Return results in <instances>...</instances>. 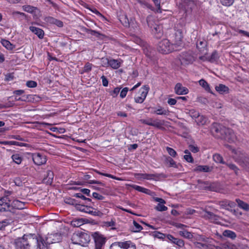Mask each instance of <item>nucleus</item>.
<instances>
[{
  "label": "nucleus",
  "mask_w": 249,
  "mask_h": 249,
  "mask_svg": "<svg viewBox=\"0 0 249 249\" xmlns=\"http://www.w3.org/2000/svg\"><path fill=\"white\" fill-rule=\"evenodd\" d=\"M1 43L2 45L8 50H12L15 48V45L7 40L2 39Z\"/></svg>",
  "instance_id": "nucleus-33"
},
{
  "label": "nucleus",
  "mask_w": 249,
  "mask_h": 249,
  "mask_svg": "<svg viewBox=\"0 0 249 249\" xmlns=\"http://www.w3.org/2000/svg\"><path fill=\"white\" fill-rule=\"evenodd\" d=\"M53 173L52 171H48L47 175L43 180V183L48 185H51L53 181Z\"/></svg>",
  "instance_id": "nucleus-25"
},
{
  "label": "nucleus",
  "mask_w": 249,
  "mask_h": 249,
  "mask_svg": "<svg viewBox=\"0 0 249 249\" xmlns=\"http://www.w3.org/2000/svg\"><path fill=\"white\" fill-rule=\"evenodd\" d=\"M211 129L213 133L216 137L224 139L229 142H234L236 139V137L232 129L219 124H213Z\"/></svg>",
  "instance_id": "nucleus-2"
},
{
  "label": "nucleus",
  "mask_w": 249,
  "mask_h": 249,
  "mask_svg": "<svg viewBox=\"0 0 249 249\" xmlns=\"http://www.w3.org/2000/svg\"><path fill=\"white\" fill-rule=\"evenodd\" d=\"M223 235L225 237H227L229 238H230L232 239H234L236 237V235L235 233L232 231H230V230H226L223 233Z\"/></svg>",
  "instance_id": "nucleus-37"
},
{
  "label": "nucleus",
  "mask_w": 249,
  "mask_h": 249,
  "mask_svg": "<svg viewBox=\"0 0 249 249\" xmlns=\"http://www.w3.org/2000/svg\"><path fill=\"white\" fill-rule=\"evenodd\" d=\"M82 219H75L71 222V225L74 227H79L83 225Z\"/></svg>",
  "instance_id": "nucleus-43"
},
{
  "label": "nucleus",
  "mask_w": 249,
  "mask_h": 249,
  "mask_svg": "<svg viewBox=\"0 0 249 249\" xmlns=\"http://www.w3.org/2000/svg\"><path fill=\"white\" fill-rule=\"evenodd\" d=\"M140 122L142 124H145L150 126H152L157 128H160L164 124L163 121L159 120L158 119L153 120L149 118L147 119H141Z\"/></svg>",
  "instance_id": "nucleus-11"
},
{
  "label": "nucleus",
  "mask_w": 249,
  "mask_h": 249,
  "mask_svg": "<svg viewBox=\"0 0 249 249\" xmlns=\"http://www.w3.org/2000/svg\"><path fill=\"white\" fill-rule=\"evenodd\" d=\"M91 236L94 240L95 249H104L107 238L98 232H93Z\"/></svg>",
  "instance_id": "nucleus-6"
},
{
  "label": "nucleus",
  "mask_w": 249,
  "mask_h": 249,
  "mask_svg": "<svg viewBox=\"0 0 249 249\" xmlns=\"http://www.w3.org/2000/svg\"><path fill=\"white\" fill-rule=\"evenodd\" d=\"M152 31L155 36L159 38L162 35V26L159 24H155L154 27L152 29Z\"/></svg>",
  "instance_id": "nucleus-27"
},
{
  "label": "nucleus",
  "mask_w": 249,
  "mask_h": 249,
  "mask_svg": "<svg viewBox=\"0 0 249 249\" xmlns=\"http://www.w3.org/2000/svg\"><path fill=\"white\" fill-rule=\"evenodd\" d=\"M132 187L134 189L140 192L147 193V192L148 191V189L136 185H133Z\"/></svg>",
  "instance_id": "nucleus-45"
},
{
  "label": "nucleus",
  "mask_w": 249,
  "mask_h": 249,
  "mask_svg": "<svg viewBox=\"0 0 249 249\" xmlns=\"http://www.w3.org/2000/svg\"><path fill=\"white\" fill-rule=\"evenodd\" d=\"M10 224L9 221L7 219L0 221V230L4 228L7 225Z\"/></svg>",
  "instance_id": "nucleus-52"
},
{
  "label": "nucleus",
  "mask_w": 249,
  "mask_h": 249,
  "mask_svg": "<svg viewBox=\"0 0 249 249\" xmlns=\"http://www.w3.org/2000/svg\"><path fill=\"white\" fill-rule=\"evenodd\" d=\"M25 203L18 199H15L11 203V211L14 213L15 209L22 210L25 208Z\"/></svg>",
  "instance_id": "nucleus-18"
},
{
  "label": "nucleus",
  "mask_w": 249,
  "mask_h": 249,
  "mask_svg": "<svg viewBox=\"0 0 249 249\" xmlns=\"http://www.w3.org/2000/svg\"><path fill=\"white\" fill-rule=\"evenodd\" d=\"M22 8L24 11L30 13H32L36 10V7L30 5H24Z\"/></svg>",
  "instance_id": "nucleus-44"
},
{
  "label": "nucleus",
  "mask_w": 249,
  "mask_h": 249,
  "mask_svg": "<svg viewBox=\"0 0 249 249\" xmlns=\"http://www.w3.org/2000/svg\"><path fill=\"white\" fill-rule=\"evenodd\" d=\"M189 150L194 153H196L199 151V148L194 144H190L188 146Z\"/></svg>",
  "instance_id": "nucleus-51"
},
{
  "label": "nucleus",
  "mask_w": 249,
  "mask_h": 249,
  "mask_svg": "<svg viewBox=\"0 0 249 249\" xmlns=\"http://www.w3.org/2000/svg\"><path fill=\"white\" fill-rule=\"evenodd\" d=\"M92 65L89 62L87 63L83 68V72H89L91 70Z\"/></svg>",
  "instance_id": "nucleus-50"
},
{
  "label": "nucleus",
  "mask_w": 249,
  "mask_h": 249,
  "mask_svg": "<svg viewBox=\"0 0 249 249\" xmlns=\"http://www.w3.org/2000/svg\"><path fill=\"white\" fill-rule=\"evenodd\" d=\"M85 206L86 205H85L75 203V208L76 210L82 212H84Z\"/></svg>",
  "instance_id": "nucleus-63"
},
{
  "label": "nucleus",
  "mask_w": 249,
  "mask_h": 249,
  "mask_svg": "<svg viewBox=\"0 0 249 249\" xmlns=\"http://www.w3.org/2000/svg\"><path fill=\"white\" fill-rule=\"evenodd\" d=\"M11 211V201L8 196L0 198V212Z\"/></svg>",
  "instance_id": "nucleus-9"
},
{
  "label": "nucleus",
  "mask_w": 249,
  "mask_h": 249,
  "mask_svg": "<svg viewBox=\"0 0 249 249\" xmlns=\"http://www.w3.org/2000/svg\"><path fill=\"white\" fill-rule=\"evenodd\" d=\"M225 164H226L231 169L233 170L236 175L238 174V169L235 165L226 163Z\"/></svg>",
  "instance_id": "nucleus-55"
},
{
  "label": "nucleus",
  "mask_w": 249,
  "mask_h": 249,
  "mask_svg": "<svg viewBox=\"0 0 249 249\" xmlns=\"http://www.w3.org/2000/svg\"><path fill=\"white\" fill-rule=\"evenodd\" d=\"M30 97L29 95H23L21 97H18L16 96L15 97V100L16 101H27L29 100V97Z\"/></svg>",
  "instance_id": "nucleus-57"
},
{
  "label": "nucleus",
  "mask_w": 249,
  "mask_h": 249,
  "mask_svg": "<svg viewBox=\"0 0 249 249\" xmlns=\"http://www.w3.org/2000/svg\"><path fill=\"white\" fill-rule=\"evenodd\" d=\"M141 177L143 179L148 180L155 179L157 180L160 178H165L166 176L163 173L160 174H141Z\"/></svg>",
  "instance_id": "nucleus-15"
},
{
  "label": "nucleus",
  "mask_w": 249,
  "mask_h": 249,
  "mask_svg": "<svg viewBox=\"0 0 249 249\" xmlns=\"http://www.w3.org/2000/svg\"><path fill=\"white\" fill-rule=\"evenodd\" d=\"M120 89H121L119 87H117V88H115L111 93V95L113 97L117 96L120 91Z\"/></svg>",
  "instance_id": "nucleus-64"
},
{
  "label": "nucleus",
  "mask_w": 249,
  "mask_h": 249,
  "mask_svg": "<svg viewBox=\"0 0 249 249\" xmlns=\"http://www.w3.org/2000/svg\"><path fill=\"white\" fill-rule=\"evenodd\" d=\"M155 200L157 202H158L159 203L155 207V209L159 212H163L167 210V207L164 205V204L166 203L165 201L161 198L159 197H156L155 198Z\"/></svg>",
  "instance_id": "nucleus-19"
},
{
  "label": "nucleus",
  "mask_w": 249,
  "mask_h": 249,
  "mask_svg": "<svg viewBox=\"0 0 249 249\" xmlns=\"http://www.w3.org/2000/svg\"><path fill=\"white\" fill-rule=\"evenodd\" d=\"M189 114L192 118L196 119L199 117V113L195 109H191L189 111Z\"/></svg>",
  "instance_id": "nucleus-49"
},
{
  "label": "nucleus",
  "mask_w": 249,
  "mask_h": 249,
  "mask_svg": "<svg viewBox=\"0 0 249 249\" xmlns=\"http://www.w3.org/2000/svg\"><path fill=\"white\" fill-rule=\"evenodd\" d=\"M147 23L148 26L152 29L155 24H157L155 22V19L152 16H149L147 17L146 18Z\"/></svg>",
  "instance_id": "nucleus-39"
},
{
  "label": "nucleus",
  "mask_w": 249,
  "mask_h": 249,
  "mask_svg": "<svg viewBox=\"0 0 249 249\" xmlns=\"http://www.w3.org/2000/svg\"><path fill=\"white\" fill-rule=\"evenodd\" d=\"M204 217L210 220L211 222L217 223L219 219V217L213 213L208 212V211H205L204 214Z\"/></svg>",
  "instance_id": "nucleus-22"
},
{
  "label": "nucleus",
  "mask_w": 249,
  "mask_h": 249,
  "mask_svg": "<svg viewBox=\"0 0 249 249\" xmlns=\"http://www.w3.org/2000/svg\"><path fill=\"white\" fill-rule=\"evenodd\" d=\"M149 88L147 86H142L140 89L139 92H140V96L145 99L147 95L148 94Z\"/></svg>",
  "instance_id": "nucleus-31"
},
{
  "label": "nucleus",
  "mask_w": 249,
  "mask_h": 249,
  "mask_svg": "<svg viewBox=\"0 0 249 249\" xmlns=\"http://www.w3.org/2000/svg\"><path fill=\"white\" fill-rule=\"evenodd\" d=\"M213 160L216 163L226 164L223 157L219 154H215L213 155Z\"/></svg>",
  "instance_id": "nucleus-38"
},
{
  "label": "nucleus",
  "mask_w": 249,
  "mask_h": 249,
  "mask_svg": "<svg viewBox=\"0 0 249 249\" xmlns=\"http://www.w3.org/2000/svg\"><path fill=\"white\" fill-rule=\"evenodd\" d=\"M161 236L159 238H166L168 241L176 245L179 249H181L184 246V242L182 239L175 238L172 235L168 234L160 233Z\"/></svg>",
  "instance_id": "nucleus-8"
},
{
  "label": "nucleus",
  "mask_w": 249,
  "mask_h": 249,
  "mask_svg": "<svg viewBox=\"0 0 249 249\" xmlns=\"http://www.w3.org/2000/svg\"><path fill=\"white\" fill-rule=\"evenodd\" d=\"M194 171L197 172H209L211 171V169L207 165H198L194 168Z\"/></svg>",
  "instance_id": "nucleus-28"
},
{
  "label": "nucleus",
  "mask_w": 249,
  "mask_h": 249,
  "mask_svg": "<svg viewBox=\"0 0 249 249\" xmlns=\"http://www.w3.org/2000/svg\"><path fill=\"white\" fill-rule=\"evenodd\" d=\"M122 62V61L121 60L110 59L109 66L114 69H117L121 66Z\"/></svg>",
  "instance_id": "nucleus-29"
},
{
  "label": "nucleus",
  "mask_w": 249,
  "mask_h": 249,
  "mask_svg": "<svg viewBox=\"0 0 249 249\" xmlns=\"http://www.w3.org/2000/svg\"><path fill=\"white\" fill-rule=\"evenodd\" d=\"M110 249H136V247L130 241L115 242L110 245Z\"/></svg>",
  "instance_id": "nucleus-7"
},
{
  "label": "nucleus",
  "mask_w": 249,
  "mask_h": 249,
  "mask_svg": "<svg viewBox=\"0 0 249 249\" xmlns=\"http://www.w3.org/2000/svg\"><path fill=\"white\" fill-rule=\"evenodd\" d=\"M166 150H167L168 153L169 154V155H170L171 157L174 158L177 156V153L176 151L173 148L169 147H167Z\"/></svg>",
  "instance_id": "nucleus-48"
},
{
  "label": "nucleus",
  "mask_w": 249,
  "mask_h": 249,
  "mask_svg": "<svg viewBox=\"0 0 249 249\" xmlns=\"http://www.w3.org/2000/svg\"><path fill=\"white\" fill-rule=\"evenodd\" d=\"M128 91V88L127 87H125L124 89H123L121 90V93H120V97L122 98H124L126 96Z\"/></svg>",
  "instance_id": "nucleus-59"
},
{
  "label": "nucleus",
  "mask_w": 249,
  "mask_h": 249,
  "mask_svg": "<svg viewBox=\"0 0 249 249\" xmlns=\"http://www.w3.org/2000/svg\"><path fill=\"white\" fill-rule=\"evenodd\" d=\"M215 89L219 93L223 94L229 92V88L225 85L220 84L215 87Z\"/></svg>",
  "instance_id": "nucleus-24"
},
{
  "label": "nucleus",
  "mask_w": 249,
  "mask_h": 249,
  "mask_svg": "<svg viewBox=\"0 0 249 249\" xmlns=\"http://www.w3.org/2000/svg\"><path fill=\"white\" fill-rule=\"evenodd\" d=\"M196 119V122L198 125H204L207 122V118L203 115H199Z\"/></svg>",
  "instance_id": "nucleus-42"
},
{
  "label": "nucleus",
  "mask_w": 249,
  "mask_h": 249,
  "mask_svg": "<svg viewBox=\"0 0 249 249\" xmlns=\"http://www.w3.org/2000/svg\"><path fill=\"white\" fill-rule=\"evenodd\" d=\"M120 20L123 25L125 27H131L134 30L137 29L138 28V24L135 21V19H131L130 20H129L125 15L123 16L120 18Z\"/></svg>",
  "instance_id": "nucleus-13"
},
{
  "label": "nucleus",
  "mask_w": 249,
  "mask_h": 249,
  "mask_svg": "<svg viewBox=\"0 0 249 249\" xmlns=\"http://www.w3.org/2000/svg\"><path fill=\"white\" fill-rule=\"evenodd\" d=\"M164 163L166 166L169 167L178 168V165L174 160L170 157H166L164 160Z\"/></svg>",
  "instance_id": "nucleus-26"
},
{
  "label": "nucleus",
  "mask_w": 249,
  "mask_h": 249,
  "mask_svg": "<svg viewBox=\"0 0 249 249\" xmlns=\"http://www.w3.org/2000/svg\"><path fill=\"white\" fill-rule=\"evenodd\" d=\"M179 234L187 239H192L193 237V234L185 230H183L182 231H179Z\"/></svg>",
  "instance_id": "nucleus-35"
},
{
  "label": "nucleus",
  "mask_w": 249,
  "mask_h": 249,
  "mask_svg": "<svg viewBox=\"0 0 249 249\" xmlns=\"http://www.w3.org/2000/svg\"><path fill=\"white\" fill-rule=\"evenodd\" d=\"M32 159L35 164L37 165L45 164L47 161L45 156L39 153H34Z\"/></svg>",
  "instance_id": "nucleus-14"
},
{
  "label": "nucleus",
  "mask_w": 249,
  "mask_h": 249,
  "mask_svg": "<svg viewBox=\"0 0 249 249\" xmlns=\"http://www.w3.org/2000/svg\"><path fill=\"white\" fill-rule=\"evenodd\" d=\"M179 61L182 65H187L191 64L194 61V56L191 53L183 52L179 55Z\"/></svg>",
  "instance_id": "nucleus-10"
},
{
  "label": "nucleus",
  "mask_w": 249,
  "mask_h": 249,
  "mask_svg": "<svg viewBox=\"0 0 249 249\" xmlns=\"http://www.w3.org/2000/svg\"><path fill=\"white\" fill-rule=\"evenodd\" d=\"M169 111L161 107H159L158 108L156 109L152 113L157 115H168L169 114Z\"/></svg>",
  "instance_id": "nucleus-30"
},
{
  "label": "nucleus",
  "mask_w": 249,
  "mask_h": 249,
  "mask_svg": "<svg viewBox=\"0 0 249 249\" xmlns=\"http://www.w3.org/2000/svg\"><path fill=\"white\" fill-rule=\"evenodd\" d=\"M92 196L93 197H94V198H95L97 200H103L105 198L104 196H103L102 195H101L97 193H96V192L93 193Z\"/></svg>",
  "instance_id": "nucleus-58"
},
{
  "label": "nucleus",
  "mask_w": 249,
  "mask_h": 249,
  "mask_svg": "<svg viewBox=\"0 0 249 249\" xmlns=\"http://www.w3.org/2000/svg\"><path fill=\"white\" fill-rule=\"evenodd\" d=\"M232 152L235 160L242 165L243 167L249 169V158L247 157L245 154L240 149H231Z\"/></svg>",
  "instance_id": "nucleus-5"
},
{
  "label": "nucleus",
  "mask_w": 249,
  "mask_h": 249,
  "mask_svg": "<svg viewBox=\"0 0 249 249\" xmlns=\"http://www.w3.org/2000/svg\"><path fill=\"white\" fill-rule=\"evenodd\" d=\"M26 86L29 88H35L37 86V83L35 81H28L26 84Z\"/></svg>",
  "instance_id": "nucleus-53"
},
{
  "label": "nucleus",
  "mask_w": 249,
  "mask_h": 249,
  "mask_svg": "<svg viewBox=\"0 0 249 249\" xmlns=\"http://www.w3.org/2000/svg\"><path fill=\"white\" fill-rule=\"evenodd\" d=\"M71 240L74 244L86 246L90 240L89 235L85 232L77 231L73 233Z\"/></svg>",
  "instance_id": "nucleus-3"
},
{
  "label": "nucleus",
  "mask_w": 249,
  "mask_h": 249,
  "mask_svg": "<svg viewBox=\"0 0 249 249\" xmlns=\"http://www.w3.org/2000/svg\"><path fill=\"white\" fill-rule=\"evenodd\" d=\"M0 144L3 145H17L19 146H22L24 145V143L22 142H18L16 141H1L0 142Z\"/></svg>",
  "instance_id": "nucleus-32"
},
{
  "label": "nucleus",
  "mask_w": 249,
  "mask_h": 249,
  "mask_svg": "<svg viewBox=\"0 0 249 249\" xmlns=\"http://www.w3.org/2000/svg\"><path fill=\"white\" fill-rule=\"evenodd\" d=\"M238 206L246 211H249V205L239 199H236Z\"/></svg>",
  "instance_id": "nucleus-34"
},
{
  "label": "nucleus",
  "mask_w": 249,
  "mask_h": 249,
  "mask_svg": "<svg viewBox=\"0 0 249 249\" xmlns=\"http://www.w3.org/2000/svg\"><path fill=\"white\" fill-rule=\"evenodd\" d=\"M194 245L196 248L199 249H203L206 248L207 247L206 244L198 242H195Z\"/></svg>",
  "instance_id": "nucleus-61"
},
{
  "label": "nucleus",
  "mask_w": 249,
  "mask_h": 249,
  "mask_svg": "<svg viewBox=\"0 0 249 249\" xmlns=\"http://www.w3.org/2000/svg\"><path fill=\"white\" fill-rule=\"evenodd\" d=\"M184 159L188 162L193 163L194 162V159L191 156V154L185 155Z\"/></svg>",
  "instance_id": "nucleus-60"
},
{
  "label": "nucleus",
  "mask_w": 249,
  "mask_h": 249,
  "mask_svg": "<svg viewBox=\"0 0 249 249\" xmlns=\"http://www.w3.org/2000/svg\"><path fill=\"white\" fill-rule=\"evenodd\" d=\"M102 65L103 67H107L109 66V60L107 58L102 59Z\"/></svg>",
  "instance_id": "nucleus-62"
},
{
  "label": "nucleus",
  "mask_w": 249,
  "mask_h": 249,
  "mask_svg": "<svg viewBox=\"0 0 249 249\" xmlns=\"http://www.w3.org/2000/svg\"><path fill=\"white\" fill-rule=\"evenodd\" d=\"M219 205L221 208L228 209V207H229L230 204L229 203V201L225 200L223 201H219Z\"/></svg>",
  "instance_id": "nucleus-46"
},
{
  "label": "nucleus",
  "mask_w": 249,
  "mask_h": 249,
  "mask_svg": "<svg viewBox=\"0 0 249 249\" xmlns=\"http://www.w3.org/2000/svg\"><path fill=\"white\" fill-rule=\"evenodd\" d=\"M38 249H50L47 243H45L41 237V241L39 242Z\"/></svg>",
  "instance_id": "nucleus-47"
},
{
  "label": "nucleus",
  "mask_w": 249,
  "mask_h": 249,
  "mask_svg": "<svg viewBox=\"0 0 249 249\" xmlns=\"http://www.w3.org/2000/svg\"><path fill=\"white\" fill-rule=\"evenodd\" d=\"M199 85L206 90L210 91L211 89L208 83L204 79H202L198 81Z\"/></svg>",
  "instance_id": "nucleus-41"
},
{
  "label": "nucleus",
  "mask_w": 249,
  "mask_h": 249,
  "mask_svg": "<svg viewBox=\"0 0 249 249\" xmlns=\"http://www.w3.org/2000/svg\"><path fill=\"white\" fill-rule=\"evenodd\" d=\"M44 20L47 23L55 25L59 28H62L64 26V23L61 20L52 17H46L44 18Z\"/></svg>",
  "instance_id": "nucleus-16"
},
{
  "label": "nucleus",
  "mask_w": 249,
  "mask_h": 249,
  "mask_svg": "<svg viewBox=\"0 0 249 249\" xmlns=\"http://www.w3.org/2000/svg\"><path fill=\"white\" fill-rule=\"evenodd\" d=\"M61 239V236L60 234L56 233L50 235L47 238V243H54L59 242Z\"/></svg>",
  "instance_id": "nucleus-21"
},
{
  "label": "nucleus",
  "mask_w": 249,
  "mask_h": 249,
  "mask_svg": "<svg viewBox=\"0 0 249 249\" xmlns=\"http://www.w3.org/2000/svg\"><path fill=\"white\" fill-rule=\"evenodd\" d=\"M234 0H221V3L222 5L229 6L232 4Z\"/></svg>",
  "instance_id": "nucleus-54"
},
{
  "label": "nucleus",
  "mask_w": 249,
  "mask_h": 249,
  "mask_svg": "<svg viewBox=\"0 0 249 249\" xmlns=\"http://www.w3.org/2000/svg\"><path fill=\"white\" fill-rule=\"evenodd\" d=\"M87 32L91 35L96 36V37H99V36L101 35V34L100 33L90 29H87Z\"/></svg>",
  "instance_id": "nucleus-56"
},
{
  "label": "nucleus",
  "mask_w": 249,
  "mask_h": 249,
  "mask_svg": "<svg viewBox=\"0 0 249 249\" xmlns=\"http://www.w3.org/2000/svg\"><path fill=\"white\" fill-rule=\"evenodd\" d=\"M29 29L32 32L36 35L39 38L42 39L43 38L44 32L42 29L35 26H30Z\"/></svg>",
  "instance_id": "nucleus-23"
},
{
  "label": "nucleus",
  "mask_w": 249,
  "mask_h": 249,
  "mask_svg": "<svg viewBox=\"0 0 249 249\" xmlns=\"http://www.w3.org/2000/svg\"><path fill=\"white\" fill-rule=\"evenodd\" d=\"M11 158L13 161L18 164H20L23 160L22 157L18 154L13 155Z\"/></svg>",
  "instance_id": "nucleus-36"
},
{
  "label": "nucleus",
  "mask_w": 249,
  "mask_h": 249,
  "mask_svg": "<svg viewBox=\"0 0 249 249\" xmlns=\"http://www.w3.org/2000/svg\"><path fill=\"white\" fill-rule=\"evenodd\" d=\"M41 237L35 234H24L16 238L14 241L15 249H38Z\"/></svg>",
  "instance_id": "nucleus-1"
},
{
  "label": "nucleus",
  "mask_w": 249,
  "mask_h": 249,
  "mask_svg": "<svg viewBox=\"0 0 249 249\" xmlns=\"http://www.w3.org/2000/svg\"><path fill=\"white\" fill-rule=\"evenodd\" d=\"M158 51L163 54H168L177 51L172 43L167 39H164L159 42L157 47Z\"/></svg>",
  "instance_id": "nucleus-4"
},
{
  "label": "nucleus",
  "mask_w": 249,
  "mask_h": 249,
  "mask_svg": "<svg viewBox=\"0 0 249 249\" xmlns=\"http://www.w3.org/2000/svg\"><path fill=\"white\" fill-rule=\"evenodd\" d=\"M84 212L93 216H98L100 217H101L103 215V213L100 211L91 206L88 205H86Z\"/></svg>",
  "instance_id": "nucleus-17"
},
{
  "label": "nucleus",
  "mask_w": 249,
  "mask_h": 249,
  "mask_svg": "<svg viewBox=\"0 0 249 249\" xmlns=\"http://www.w3.org/2000/svg\"><path fill=\"white\" fill-rule=\"evenodd\" d=\"M133 224V226L131 227V230L133 232H139L142 229V227L136 221L134 220Z\"/></svg>",
  "instance_id": "nucleus-40"
},
{
  "label": "nucleus",
  "mask_w": 249,
  "mask_h": 249,
  "mask_svg": "<svg viewBox=\"0 0 249 249\" xmlns=\"http://www.w3.org/2000/svg\"><path fill=\"white\" fill-rule=\"evenodd\" d=\"M175 38L173 41V44L176 50H178V48L181 47L182 44L183 33L181 30H178L174 34Z\"/></svg>",
  "instance_id": "nucleus-12"
},
{
  "label": "nucleus",
  "mask_w": 249,
  "mask_h": 249,
  "mask_svg": "<svg viewBox=\"0 0 249 249\" xmlns=\"http://www.w3.org/2000/svg\"><path fill=\"white\" fill-rule=\"evenodd\" d=\"M175 91L178 95H184L189 92V90L187 88L183 87L181 84L178 83L175 86Z\"/></svg>",
  "instance_id": "nucleus-20"
}]
</instances>
